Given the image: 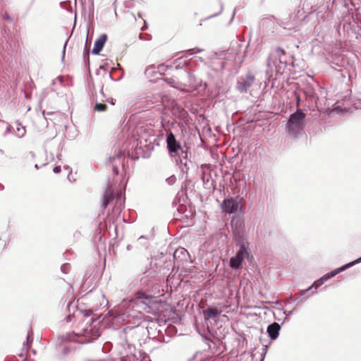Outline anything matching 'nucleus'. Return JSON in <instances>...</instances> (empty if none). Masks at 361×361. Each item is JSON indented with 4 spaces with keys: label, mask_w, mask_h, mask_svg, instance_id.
Wrapping results in <instances>:
<instances>
[{
    "label": "nucleus",
    "mask_w": 361,
    "mask_h": 361,
    "mask_svg": "<svg viewBox=\"0 0 361 361\" xmlns=\"http://www.w3.org/2000/svg\"><path fill=\"white\" fill-rule=\"evenodd\" d=\"M35 167L37 169H39V166H38V165H37V164H35Z\"/></svg>",
    "instance_id": "79ce46f5"
},
{
    "label": "nucleus",
    "mask_w": 361,
    "mask_h": 361,
    "mask_svg": "<svg viewBox=\"0 0 361 361\" xmlns=\"http://www.w3.org/2000/svg\"><path fill=\"white\" fill-rule=\"evenodd\" d=\"M53 171L54 173H59L61 172V166H55L53 169Z\"/></svg>",
    "instance_id": "cd10ccee"
},
{
    "label": "nucleus",
    "mask_w": 361,
    "mask_h": 361,
    "mask_svg": "<svg viewBox=\"0 0 361 361\" xmlns=\"http://www.w3.org/2000/svg\"><path fill=\"white\" fill-rule=\"evenodd\" d=\"M231 228L236 244H248L245 236V224L241 219H233Z\"/></svg>",
    "instance_id": "20e7f679"
},
{
    "label": "nucleus",
    "mask_w": 361,
    "mask_h": 361,
    "mask_svg": "<svg viewBox=\"0 0 361 361\" xmlns=\"http://www.w3.org/2000/svg\"><path fill=\"white\" fill-rule=\"evenodd\" d=\"M4 189V186L3 185H0V190H3Z\"/></svg>",
    "instance_id": "ea45409f"
},
{
    "label": "nucleus",
    "mask_w": 361,
    "mask_h": 361,
    "mask_svg": "<svg viewBox=\"0 0 361 361\" xmlns=\"http://www.w3.org/2000/svg\"><path fill=\"white\" fill-rule=\"evenodd\" d=\"M281 325L277 322H274L267 326V332L271 340H276L279 334Z\"/></svg>",
    "instance_id": "f8f14e48"
},
{
    "label": "nucleus",
    "mask_w": 361,
    "mask_h": 361,
    "mask_svg": "<svg viewBox=\"0 0 361 361\" xmlns=\"http://www.w3.org/2000/svg\"><path fill=\"white\" fill-rule=\"evenodd\" d=\"M138 16H139L140 18H142V14H141L140 13H138Z\"/></svg>",
    "instance_id": "a19ab883"
},
{
    "label": "nucleus",
    "mask_w": 361,
    "mask_h": 361,
    "mask_svg": "<svg viewBox=\"0 0 361 361\" xmlns=\"http://www.w3.org/2000/svg\"><path fill=\"white\" fill-rule=\"evenodd\" d=\"M114 170L115 173H116V174H118V169H117V168H114Z\"/></svg>",
    "instance_id": "58836bf2"
},
{
    "label": "nucleus",
    "mask_w": 361,
    "mask_h": 361,
    "mask_svg": "<svg viewBox=\"0 0 361 361\" xmlns=\"http://www.w3.org/2000/svg\"><path fill=\"white\" fill-rule=\"evenodd\" d=\"M4 18L8 20H11V17H10V16L8 14H6Z\"/></svg>",
    "instance_id": "2f4dec72"
},
{
    "label": "nucleus",
    "mask_w": 361,
    "mask_h": 361,
    "mask_svg": "<svg viewBox=\"0 0 361 361\" xmlns=\"http://www.w3.org/2000/svg\"><path fill=\"white\" fill-rule=\"evenodd\" d=\"M178 166L182 173H188L189 169L192 166V162L179 164Z\"/></svg>",
    "instance_id": "6ab92c4d"
},
{
    "label": "nucleus",
    "mask_w": 361,
    "mask_h": 361,
    "mask_svg": "<svg viewBox=\"0 0 361 361\" xmlns=\"http://www.w3.org/2000/svg\"><path fill=\"white\" fill-rule=\"evenodd\" d=\"M126 249H127L128 250H130L132 249V245H127V247H126Z\"/></svg>",
    "instance_id": "c9c22d12"
},
{
    "label": "nucleus",
    "mask_w": 361,
    "mask_h": 361,
    "mask_svg": "<svg viewBox=\"0 0 361 361\" xmlns=\"http://www.w3.org/2000/svg\"><path fill=\"white\" fill-rule=\"evenodd\" d=\"M62 83H63V78L61 76H59L52 80L53 85H56L57 84L62 85Z\"/></svg>",
    "instance_id": "b1692460"
},
{
    "label": "nucleus",
    "mask_w": 361,
    "mask_h": 361,
    "mask_svg": "<svg viewBox=\"0 0 361 361\" xmlns=\"http://www.w3.org/2000/svg\"><path fill=\"white\" fill-rule=\"evenodd\" d=\"M323 283H320L319 282H318V280L315 281L313 284L310 287L308 288L307 289H306L305 291H304V294L307 292H308L311 288H314L315 289L318 288L320 286H322ZM303 295V293L302 294Z\"/></svg>",
    "instance_id": "4be33fe9"
},
{
    "label": "nucleus",
    "mask_w": 361,
    "mask_h": 361,
    "mask_svg": "<svg viewBox=\"0 0 361 361\" xmlns=\"http://www.w3.org/2000/svg\"><path fill=\"white\" fill-rule=\"evenodd\" d=\"M128 304V302H123L122 304L117 306L114 310L109 311V314L115 318L124 320L129 316V312L124 311V309L126 307Z\"/></svg>",
    "instance_id": "9d476101"
},
{
    "label": "nucleus",
    "mask_w": 361,
    "mask_h": 361,
    "mask_svg": "<svg viewBox=\"0 0 361 361\" xmlns=\"http://www.w3.org/2000/svg\"><path fill=\"white\" fill-rule=\"evenodd\" d=\"M42 114H43V115H44V116L45 119H47V118H46V115L52 114V113H51V112L45 113V111H43Z\"/></svg>",
    "instance_id": "7c9ffc66"
},
{
    "label": "nucleus",
    "mask_w": 361,
    "mask_h": 361,
    "mask_svg": "<svg viewBox=\"0 0 361 361\" xmlns=\"http://www.w3.org/2000/svg\"><path fill=\"white\" fill-rule=\"evenodd\" d=\"M65 169L68 170L69 169V166H65Z\"/></svg>",
    "instance_id": "37998d69"
},
{
    "label": "nucleus",
    "mask_w": 361,
    "mask_h": 361,
    "mask_svg": "<svg viewBox=\"0 0 361 361\" xmlns=\"http://www.w3.org/2000/svg\"><path fill=\"white\" fill-rule=\"evenodd\" d=\"M300 99L299 97H298V104H299Z\"/></svg>",
    "instance_id": "49530a36"
},
{
    "label": "nucleus",
    "mask_w": 361,
    "mask_h": 361,
    "mask_svg": "<svg viewBox=\"0 0 361 361\" xmlns=\"http://www.w3.org/2000/svg\"><path fill=\"white\" fill-rule=\"evenodd\" d=\"M15 124L16 126V128L14 130V135L19 138L23 137L26 133L25 127L23 126L18 121H16Z\"/></svg>",
    "instance_id": "dca6fc26"
},
{
    "label": "nucleus",
    "mask_w": 361,
    "mask_h": 361,
    "mask_svg": "<svg viewBox=\"0 0 361 361\" xmlns=\"http://www.w3.org/2000/svg\"><path fill=\"white\" fill-rule=\"evenodd\" d=\"M144 238V236H141L139 238V240Z\"/></svg>",
    "instance_id": "c03bdc74"
},
{
    "label": "nucleus",
    "mask_w": 361,
    "mask_h": 361,
    "mask_svg": "<svg viewBox=\"0 0 361 361\" xmlns=\"http://www.w3.org/2000/svg\"><path fill=\"white\" fill-rule=\"evenodd\" d=\"M139 37H140V39H142V40H145V38H144V37L142 36V34H140Z\"/></svg>",
    "instance_id": "e433bc0d"
},
{
    "label": "nucleus",
    "mask_w": 361,
    "mask_h": 361,
    "mask_svg": "<svg viewBox=\"0 0 361 361\" xmlns=\"http://www.w3.org/2000/svg\"><path fill=\"white\" fill-rule=\"evenodd\" d=\"M305 125V114L300 109L290 115L286 125L288 134L294 138L298 137L302 133Z\"/></svg>",
    "instance_id": "f257e3e1"
},
{
    "label": "nucleus",
    "mask_w": 361,
    "mask_h": 361,
    "mask_svg": "<svg viewBox=\"0 0 361 361\" xmlns=\"http://www.w3.org/2000/svg\"><path fill=\"white\" fill-rule=\"evenodd\" d=\"M106 109L105 104L97 103L94 106V110L97 111H104Z\"/></svg>",
    "instance_id": "412c9836"
},
{
    "label": "nucleus",
    "mask_w": 361,
    "mask_h": 361,
    "mask_svg": "<svg viewBox=\"0 0 361 361\" xmlns=\"http://www.w3.org/2000/svg\"><path fill=\"white\" fill-rule=\"evenodd\" d=\"M85 361H104V360H86Z\"/></svg>",
    "instance_id": "72a5a7b5"
},
{
    "label": "nucleus",
    "mask_w": 361,
    "mask_h": 361,
    "mask_svg": "<svg viewBox=\"0 0 361 361\" xmlns=\"http://www.w3.org/2000/svg\"><path fill=\"white\" fill-rule=\"evenodd\" d=\"M221 313V310H218L216 308L209 307L204 311V315L206 319H215Z\"/></svg>",
    "instance_id": "2eb2a0df"
},
{
    "label": "nucleus",
    "mask_w": 361,
    "mask_h": 361,
    "mask_svg": "<svg viewBox=\"0 0 361 361\" xmlns=\"http://www.w3.org/2000/svg\"><path fill=\"white\" fill-rule=\"evenodd\" d=\"M114 199L113 191L111 188H108L104 195L102 207L106 208L108 204Z\"/></svg>",
    "instance_id": "4468645a"
},
{
    "label": "nucleus",
    "mask_w": 361,
    "mask_h": 361,
    "mask_svg": "<svg viewBox=\"0 0 361 361\" xmlns=\"http://www.w3.org/2000/svg\"><path fill=\"white\" fill-rule=\"evenodd\" d=\"M176 177L174 175H172L166 179V182L169 185H173L176 183Z\"/></svg>",
    "instance_id": "5701e85b"
},
{
    "label": "nucleus",
    "mask_w": 361,
    "mask_h": 361,
    "mask_svg": "<svg viewBox=\"0 0 361 361\" xmlns=\"http://www.w3.org/2000/svg\"><path fill=\"white\" fill-rule=\"evenodd\" d=\"M330 279V276H329L328 273L324 274L323 276H322L320 279H318V282L320 283H324L327 280Z\"/></svg>",
    "instance_id": "393cba45"
},
{
    "label": "nucleus",
    "mask_w": 361,
    "mask_h": 361,
    "mask_svg": "<svg viewBox=\"0 0 361 361\" xmlns=\"http://www.w3.org/2000/svg\"><path fill=\"white\" fill-rule=\"evenodd\" d=\"M106 39L107 35L106 34L101 35L95 41L92 53L93 54H98L103 49Z\"/></svg>",
    "instance_id": "9b49d317"
},
{
    "label": "nucleus",
    "mask_w": 361,
    "mask_h": 361,
    "mask_svg": "<svg viewBox=\"0 0 361 361\" xmlns=\"http://www.w3.org/2000/svg\"><path fill=\"white\" fill-rule=\"evenodd\" d=\"M176 157H178V159H176L177 164L191 161L188 159V154L187 152L185 150L180 153L179 155H176Z\"/></svg>",
    "instance_id": "f3484780"
},
{
    "label": "nucleus",
    "mask_w": 361,
    "mask_h": 361,
    "mask_svg": "<svg viewBox=\"0 0 361 361\" xmlns=\"http://www.w3.org/2000/svg\"><path fill=\"white\" fill-rule=\"evenodd\" d=\"M121 193H120V194H118V195H117V196H116V200H121Z\"/></svg>",
    "instance_id": "f704fd0d"
},
{
    "label": "nucleus",
    "mask_w": 361,
    "mask_h": 361,
    "mask_svg": "<svg viewBox=\"0 0 361 361\" xmlns=\"http://www.w3.org/2000/svg\"><path fill=\"white\" fill-rule=\"evenodd\" d=\"M360 262H361V257L351 262H349L338 269H336L331 271V272L328 273V274L330 276V278L334 277L338 274L346 270L348 268L352 267L353 266H354Z\"/></svg>",
    "instance_id": "ddd939ff"
},
{
    "label": "nucleus",
    "mask_w": 361,
    "mask_h": 361,
    "mask_svg": "<svg viewBox=\"0 0 361 361\" xmlns=\"http://www.w3.org/2000/svg\"><path fill=\"white\" fill-rule=\"evenodd\" d=\"M255 76L247 74L238 78L236 89L240 93H246L255 82Z\"/></svg>",
    "instance_id": "6e6552de"
},
{
    "label": "nucleus",
    "mask_w": 361,
    "mask_h": 361,
    "mask_svg": "<svg viewBox=\"0 0 361 361\" xmlns=\"http://www.w3.org/2000/svg\"><path fill=\"white\" fill-rule=\"evenodd\" d=\"M32 341V333L29 332L27 336L26 341L23 343V350H25L26 352L28 350V348L30 345V343Z\"/></svg>",
    "instance_id": "aec40b11"
},
{
    "label": "nucleus",
    "mask_w": 361,
    "mask_h": 361,
    "mask_svg": "<svg viewBox=\"0 0 361 361\" xmlns=\"http://www.w3.org/2000/svg\"><path fill=\"white\" fill-rule=\"evenodd\" d=\"M87 322L85 326L82 327L76 334L82 336L81 343H89L96 340L100 335L99 329L97 325L89 324Z\"/></svg>",
    "instance_id": "7ed1b4c3"
},
{
    "label": "nucleus",
    "mask_w": 361,
    "mask_h": 361,
    "mask_svg": "<svg viewBox=\"0 0 361 361\" xmlns=\"http://www.w3.org/2000/svg\"><path fill=\"white\" fill-rule=\"evenodd\" d=\"M167 148L171 157H176L183 152L180 143L176 139L175 135L171 132L166 137Z\"/></svg>",
    "instance_id": "0eeeda50"
},
{
    "label": "nucleus",
    "mask_w": 361,
    "mask_h": 361,
    "mask_svg": "<svg viewBox=\"0 0 361 361\" xmlns=\"http://www.w3.org/2000/svg\"><path fill=\"white\" fill-rule=\"evenodd\" d=\"M203 51V49H199V48H194V49H189L188 50V52L190 53V54H196V53H200Z\"/></svg>",
    "instance_id": "a878e982"
},
{
    "label": "nucleus",
    "mask_w": 361,
    "mask_h": 361,
    "mask_svg": "<svg viewBox=\"0 0 361 361\" xmlns=\"http://www.w3.org/2000/svg\"><path fill=\"white\" fill-rule=\"evenodd\" d=\"M222 209L228 214H233L238 211L239 207L238 197L228 198L225 200L222 203Z\"/></svg>",
    "instance_id": "1a4fd4ad"
},
{
    "label": "nucleus",
    "mask_w": 361,
    "mask_h": 361,
    "mask_svg": "<svg viewBox=\"0 0 361 361\" xmlns=\"http://www.w3.org/2000/svg\"><path fill=\"white\" fill-rule=\"evenodd\" d=\"M285 55V51L281 49L277 48L275 50H274L269 56V59L267 61V66L271 68L272 65H274L276 66V71L277 73L281 72V67L279 64H276L277 60H279V63L281 64H286V62L283 61V57Z\"/></svg>",
    "instance_id": "423d86ee"
},
{
    "label": "nucleus",
    "mask_w": 361,
    "mask_h": 361,
    "mask_svg": "<svg viewBox=\"0 0 361 361\" xmlns=\"http://www.w3.org/2000/svg\"><path fill=\"white\" fill-rule=\"evenodd\" d=\"M141 283L142 285L146 286V290L145 291H137L135 295L136 299L145 305H149L154 302V297L148 294L147 291H149L151 288H154V286H157L158 281L155 279L152 280V278L149 279L148 277H143L141 279Z\"/></svg>",
    "instance_id": "f03ea898"
},
{
    "label": "nucleus",
    "mask_w": 361,
    "mask_h": 361,
    "mask_svg": "<svg viewBox=\"0 0 361 361\" xmlns=\"http://www.w3.org/2000/svg\"><path fill=\"white\" fill-rule=\"evenodd\" d=\"M147 28V24L146 21H145V24H144V26L142 27V30H144Z\"/></svg>",
    "instance_id": "473e14b6"
},
{
    "label": "nucleus",
    "mask_w": 361,
    "mask_h": 361,
    "mask_svg": "<svg viewBox=\"0 0 361 361\" xmlns=\"http://www.w3.org/2000/svg\"><path fill=\"white\" fill-rule=\"evenodd\" d=\"M188 251L185 249L180 247L176 250L173 256L175 258L180 257V256H182V259H186V256L188 255Z\"/></svg>",
    "instance_id": "a211bd4d"
},
{
    "label": "nucleus",
    "mask_w": 361,
    "mask_h": 361,
    "mask_svg": "<svg viewBox=\"0 0 361 361\" xmlns=\"http://www.w3.org/2000/svg\"><path fill=\"white\" fill-rule=\"evenodd\" d=\"M239 246L236 255L230 259V267L233 269H239L242 267L243 261L249 256L247 252L248 244H237Z\"/></svg>",
    "instance_id": "39448f33"
},
{
    "label": "nucleus",
    "mask_w": 361,
    "mask_h": 361,
    "mask_svg": "<svg viewBox=\"0 0 361 361\" xmlns=\"http://www.w3.org/2000/svg\"><path fill=\"white\" fill-rule=\"evenodd\" d=\"M285 314H286V316H289L292 314V311H289L288 312H285Z\"/></svg>",
    "instance_id": "4c0bfd02"
},
{
    "label": "nucleus",
    "mask_w": 361,
    "mask_h": 361,
    "mask_svg": "<svg viewBox=\"0 0 361 361\" xmlns=\"http://www.w3.org/2000/svg\"><path fill=\"white\" fill-rule=\"evenodd\" d=\"M101 298L102 300V302L101 303V305H104L105 306L107 305L109 302H108L107 299L106 298V297L104 295H101Z\"/></svg>",
    "instance_id": "bb28decb"
},
{
    "label": "nucleus",
    "mask_w": 361,
    "mask_h": 361,
    "mask_svg": "<svg viewBox=\"0 0 361 361\" xmlns=\"http://www.w3.org/2000/svg\"><path fill=\"white\" fill-rule=\"evenodd\" d=\"M67 42L68 41L66 42L65 44L63 45V58L65 56V51H66V44H67Z\"/></svg>",
    "instance_id": "c85d7f7f"
},
{
    "label": "nucleus",
    "mask_w": 361,
    "mask_h": 361,
    "mask_svg": "<svg viewBox=\"0 0 361 361\" xmlns=\"http://www.w3.org/2000/svg\"><path fill=\"white\" fill-rule=\"evenodd\" d=\"M66 266H67L66 264H63V265L61 267V270H62V271H63V272H64V273H66Z\"/></svg>",
    "instance_id": "c756f323"
},
{
    "label": "nucleus",
    "mask_w": 361,
    "mask_h": 361,
    "mask_svg": "<svg viewBox=\"0 0 361 361\" xmlns=\"http://www.w3.org/2000/svg\"><path fill=\"white\" fill-rule=\"evenodd\" d=\"M235 13L233 14L231 20L233 19Z\"/></svg>",
    "instance_id": "a18cd8bd"
}]
</instances>
